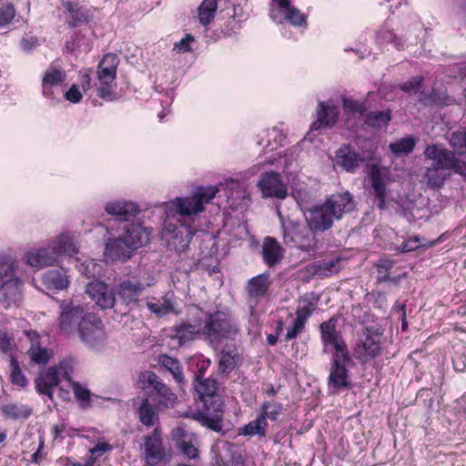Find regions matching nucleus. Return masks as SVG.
Masks as SVG:
<instances>
[{"label":"nucleus","mask_w":466,"mask_h":466,"mask_svg":"<svg viewBox=\"0 0 466 466\" xmlns=\"http://www.w3.org/2000/svg\"><path fill=\"white\" fill-rule=\"evenodd\" d=\"M15 15V10L12 5H4L0 7V27L11 23Z\"/></svg>","instance_id":"60"},{"label":"nucleus","mask_w":466,"mask_h":466,"mask_svg":"<svg viewBox=\"0 0 466 466\" xmlns=\"http://www.w3.org/2000/svg\"><path fill=\"white\" fill-rule=\"evenodd\" d=\"M154 284V277L148 275L146 280L136 277L121 280L118 284L117 294L127 305H138L139 297L143 291Z\"/></svg>","instance_id":"12"},{"label":"nucleus","mask_w":466,"mask_h":466,"mask_svg":"<svg viewBox=\"0 0 466 466\" xmlns=\"http://www.w3.org/2000/svg\"><path fill=\"white\" fill-rule=\"evenodd\" d=\"M214 462L217 466H236L238 456L234 451V444L229 441H221L213 446Z\"/></svg>","instance_id":"30"},{"label":"nucleus","mask_w":466,"mask_h":466,"mask_svg":"<svg viewBox=\"0 0 466 466\" xmlns=\"http://www.w3.org/2000/svg\"><path fill=\"white\" fill-rule=\"evenodd\" d=\"M150 231L141 224H129L126 226L123 238L127 241V246L133 250L149 242Z\"/></svg>","instance_id":"25"},{"label":"nucleus","mask_w":466,"mask_h":466,"mask_svg":"<svg viewBox=\"0 0 466 466\" xmlns=\"http://www.w3.org/2000/svg\"><path fill=\"white\" fill-rule=\"evenodd\" d=\"M317 119L311 123V130L332 128L338 122L339 109L329 102H319L316 110Z\"/></svg>","instance_id":"19"},{"label":"nucleus","mask_w":466,"mask_h":466,"mask_svg":"<svg viewBox=\"0 0 466 466\" xmlns=\"http://www.w3.org/2000/svg\"><path fill=\"white\" fill-rule=\"evenodd\" d=\"M451 171L446 169H441L440 167L427 166L425 167L424 178L429 187L439 189L444 186L446 180L451 176Z\"/></svg>","instance_id":"38"},{"label":"nucleus","mask_w":466,"mask_h":466,"mask_svg":"<svg viewBox=\"0 0 466 466\" xmlns=\"http://www.w3.org/2000/svg\"><path fill=\"white\" fill-rule=\"evenodd\" d=\"M420 247V239L418 236H413L403 241L400 246L401 252L414 251Z\"/></svg>","instance_id":"64"},{"label":"nucleus","mask_w":466,"mask_h":466,"mask_svg":"<svg viewBox=\"0 0 466 466\" xmlns=\"http://www.w3.org/2000/svg\"><path fill=\"white\" fill-rule=\"evenodd\" d=\"M285 22L295 26H303L307 25V16L298 8L289 5Z\"/></svg>","instance_id":"58"},{"label":"nucleus","mask_w":466,"mask_h":466,"mask_svg":"<svg viewBox=\"0 0 466 466\" xmlns=\"http://www.w3.org/2000/svg\"><path fill=\"white\" fill-rule=\"evenodd\" d=\"M202 339L214 350L228 340H234L240 329L235 318L228 312L216 310L202 311Z\"/></svg>","instance_id":"3"},{"label":"nucleus","mask_w":466,"mask_h":466,"mask_svg":"<svg viewBox=\"0 0 466 466\" xmlns=\"http://www.w3.org/2000/svg\"><path fill=\"white\" fill-rule=\"evenodd\" d=\"M70 13L68 23L71 27L81 26L86 24L92 17L89 10L82 7L75 8L72 2H68Z\"/></svg>","instance_id":"46"},{"label":"nucleus","mask_w":466,"mask_h":466,"mask_svg":"<svg viewBox=\"0 0 466 466\" xmlns=\"http://www.w3.org/2000/svg\"><path fill=\"white\" fill-rule=\"evenodd\" d=\"M57 257V244L54 242L52 246L47 248L28 252L25 255V259L26 263L31 267L40 268L54 264Z\"/></svg>","instance_id":"22"},{"label":"nucleus","mask_w":466,"mask_h":466,"mask_svg":"<svg viewBox=\"0 0 466 466\" xmlns=\"http://www.w3.org/2000/svg\"><path fill=\"white\" fill-rule=\"evenodd\" d=\"M86 293L102 309H112L116 303L115 293L103 281L95 280L86 286Z\"/></svg>","instance_id":"17"},{"label":"nucleus","mask_w":466,"mask_h":466,"mask_svg":"<svg viewBox=\"0 0 466 466\" xmlns=\"http://www.w3.org/2000/svg\"><path fill=\"white\" fill-rule=\"evenodd\" d=\"M272 279L268 272L256 275L245 283V292L247 295L248 304L251 308H255L259 301L270 295V288Z\"/></svg>","instance_id":"13"},{"label":"nucleus","mask_w":466,"mask_h":466,"mask_svg":"<svg viewBox=\"0 0 466 466\" xmlns=\"http://www.w3.org/2000/svg\"><path fill=\"white\" fill-rule=\"evenodd\" d=\"M424 84V77L422 76H416L411 77L406 82L400 85V88L406 94H417L421 92L420 89Z\"/></svg>","instance_id":"57"},{"label":"nucleus","mask_w":466,"mask_h":466,"mask_svg":"<svg viewBox=\"0 0 466 466\" xmlns=\"http://www.w3.org/2000/svg\"><path fill=\"white\" fill-rule=\"evenodd\" d=\"M419 102L425 106H446L451 103V98L446 90L433 87L420 92Z\"/></svg>","instance_id":"34"},{"label":"nucleus","mask_w":466,"mask_h":466,"mask_svg":"<svg viewBox=\"0 0 466 466\" xmlns=\"http://www.w3.org/2000/svg\"><path fill=\"white\" fill-rule=\"evenodd\" d=\"M395 261L384 258L380 259L379 262L376 264V269H377V282L383 283V282H391L393 284H399L401 276H391L390 271L395 266Z\"/></svg>","instance_id":"40"},{"label":"nucleus","mask_w":466,"mask_h":466,"mask_svg":"<svg viewBox=\"0 0 466 466\" xmlns=\"http://www.w3.org/2000/svg\"><path fill=\"white\" fill-rule=\"evenodd\" d=\"M370 180L375 198L378 199V208L384 209L386 208L387 188L382 177L381 171L378 165H372L370 170Z\"/></svg>","instance_id":"33"},{"label":"nucleus","mask_w":466,"mask_h":466,"mask_svg":"<svg viewBox=\"0 0 466 466\" xmlns=\"http://www.w3.org/2000/svg\"><path fill=\"white\" fill-rule=\"evenodd\" d=\"M60 331L71 334L77 332L80 339L90 347L104 346L107 337L102 319L95 313L73 301L60 305Z\"/></svg>","instance_id":"1"},{"label":"nucleus","mask_w":466,"mask_h":466,"mask_svg":"<svg viewBox=\"0 0 466 466\" xmlns=\"http://www.w3.org/2000/svg\"><path fill=\"white\" fill-rule=\"evenodd\" d=\"M65 380L68 383L71 388L76 401L82 410H87L92 406V393L91 391L84 387L81 383L72 380L70 375L65 371L63 375Z\"/></svg>","instance_id":"35"},{"label":"nucleus","mask_w":466,"mask_h":466,"mask_svg":"<svg viewBox=\"0 0 466 466\" xmlns=\"http://www.w3.org/2000/svg\"><path fill=\"white\" fill-rule=\"evenodd\" d=\"M338 318L332 316L319 324V338L324 352L332 354L350 352L348 344L340 331L337 329Z\"/></svg>","instance_id":"10"},{"label":"nucleus","mask_w":466,"mask_h":466,"mask_svg":"<svg viewBox=\"0 0 466 466\" xmlns=\"http://www.w3.org/2000/svg\"><path fill=\"white\" fill-rule=\"evenodd\" d=\"M284 248L273 237H266L263 239L261 256L263 262L269 268H274L284 258Z\"/></svg>","instance_id":"24"},{"label":"nucleus","mask_w":466,"mask_h":466,"mask_svg":"<svg viewBox=\"0 0 466 466\" xmlns=\"http://www.w3.org/2000/svg\"><path fill=\"white\" fill-rule=\"evenodd\" d=\"M341 102L345 114L359 113L362 116L366 115L368 108L365 101H358L352 98L343 97Z\"/></svg>","instance_id":"54"},{"label":"nucleus","mask_w":466,"mask_h":466,"mask_svg":"<svg viewBox=\"0 0 466 466\" xmlns=\"http://www.w3.org/2000/svg\"><path fill=\"white\" fill-rule=\"evenodd\" d=\"M282 238L286 245L295 247L302 251L310 252L318 249L316 232L310 227L289 220L282 224Z\"/></svg>","instance_id":"8"},{"label":"nucleus","mask_w":466,"mask_h":466,"mask_svg":"<svg viewBox=\"0 0 466 466\" xmlns=\"http://www.w3.org/2000/svg\"><path fill=\"white\" fill-rule=\"evenodd\" d=\"M425 161L429 166L446 169L461 176L466 180V161L456 157V153L441 144L427 145L424 149Z\"/></svg>","instance_id":"7"},{"label":"nucleus","mask_w":466,"mask_h":466,"mask_svg":"<svg viewBox=\"0 0 466 466\" xmlns=\"http://www.w3.org/2000/svg\"><path fill=\"white\" fill-rule=\"evenodd\" d=\"M224 347L218 352V370L226 375L232 372L239 364H241V356L235 344H223Z\"/></svg>","instance_id":"21"},{"label":"nucleus","mask_w":466,"mask_h":466,"mask_svg":"<svg viewBox=\"0 0 466 466\" xmlns=\"http://www.w3.org/2000/svg\"><path fill=\"white\" fill-rule=\"evenodd\" d=\"M120 59L116 54L107 53L103 56L96 68V76L100 86L97 90V96L106 101H115L117 99L116 88V71Z\"/></svg>","instance_id":"6"},{"label":"nucleus","mask_w":466,"mask_h":466,"mask_svg":"<svg viewBox=\"0 0 466 466\" xmlns=\"http://www.w3.org/2000/svg\"><path fill=\"white\" fill-rule=\"evenodd\" d=\"M138 384L147 393V398L155 401L159 408H173L176 405L177 394L155 372L151 370L141 372Z\"/></svg>","instance_id":"5"},{"label":"nucleus","mask_w":466,"mask_h":466,"mask_svg":"<svg viewBox=\"0 0 466 466\" xmlns=\"http://www.w3.org/2000/svg\"><path fill=\"white\" fill-rule=\"evenodd\" d=\"M105 210L121 221H130L140 212L137 204L130 201L109 202L106 205Z\"/></svg>","instance_id":"26"},{"label":"nucleus","mask_w":466,"mask_h":466,"mask_svg":"<svg viewBox=\"0 0 466 466\" xmlns=\"http://www.w3.org/2000/svg\"><path fill=\"white\" fill-rule=\"evenodd\" d=\"M10 381L13 386L25 388L27 385V379L24 375L20 364L16 358L10 356Z\"/></svg>","instance_id":"47"},{"label":"nucleus","mask_w":466,"mask_h":466,"mask_svg":"<svg viewBox=\"0 0 466 466\" xmlns=\"http://www.w3.org/2000/svg\"><path fill=\"white\" fill-rule=\"evenodd\" d=\"M305 328L306 323L295 318L291 325L287 329L285 340L289 341L297 339L304 331Z\"/></svg>","instance_id":"59"},{"label":"nucleus","mask_w":466,"mask_h":466,"mask_svg":"<svg viewBox=\"0 0 466 466\" xmlns=\"http://www.w3.org/2000/svg\"><path fill=\"white\" fill-rule=\"evenodd\" d=\"M67 253L70 256L76 254L78 249L75 243H73L68 236L60 234V253Z\"/></svg>","instance_id":"62"},{"label":"nucleus","mask_w":466,"mask_h":466,"mask_svg":"<svg viewBox=\"0 0 466 466\" xmlns=\"http://www.w3.org/2000/svg\"><path fill=\"white\" fill-rule=\"evenodd\" d=\"M3 414L12 420L27 419L32 410L26 405L17 403H7L0 408Z\"/></svg>","instance_id":"45"},{"label":"nucleus","mask_w":466,"mask_h":466,"mask_svg":"<svg viewBox=\"0 0 466 466\" xmlns=\"http://www.w3.org/2000/svg\"><path fill=\"white\" fill-rule=\"evenodd\" d=\"M160 409L157 403L153 404L148 398H144L137 410L139 421L147 427L153 426L159 419Z\"/></svg>","instance_id":"36"},{"label":"nucleus","mask_w":466,"mask_h":466,"mask_svg":"<svg viewBox=\"0 0 466 466\" xmlns=\"http://www.w3.org/2000/svg\"><path fill=\"white\" fill-rule=\"evenodd\" d=\"M383 344V331L375 326H367L363 329L362 336L355 344L354 356L361 364H367L382 356Z\"/></svg>","instance_id":"4"},{"label":"nucleus","mask_w":466,"mask_h":466,"mask_svg":"<svg viewBox=\"0 0 466 466\" xmlns=\"http://www.w3.org/2000/svg\"><path fill=\"white\" fill-rule=\"evenodd\" d=\"M161 434V429L156 427L151 433L144 436V454L149 465L159 463L167 455Z\"/></svg>","instance_id":"16"},{"label":"nucleus","mask_w":466,"mask_h":466,"mask_svg":"<svg viewBox=\"0 0 466 466\" xmlns=\"http://www.w3.org/2000/svg\"><path fill=\"white\" fill-rule=\"evenodd\" d=\"M173 337L180 345L197 338L202 339L201 318H196L192 321H184L173 328Z\"/></svg>","instance_id":"23"},{"label":"nucleus","mask_w":466,"mask_h":466,"mask_svg":"<svg viewBox=\"0 0 466 466\" xmlns=\"http://www.w3.org/2000/svg\"><path fill=\"white\" fill-rule=\"evenodd\" d=\"M354 202L349 192L337 193L329 196L322 204L309 208L306 217L307 224L318 232H325L332 228L335 220H339L344 213L354 209Z\"/></svg>","instance_id":"2"},{"label":"nucleus","mask_w":466,"mask_h":466,"mask_svg":"<svg viewBox=\"0 0 466 466\" xmlns=\"http://www.w3.org/2000/svg\"><path fill=\"white\" fill-rule=\"evenodd\" d=\"M15 269V258L8 254H0V279L5 278L13 279Z\"/></svg>","instance_id":"52"},{"label":"nucleus","mask_w":466,"mask_h":466,"mask_svg":"<svg viewBox=\"0 0 466 466\" xmlns=\"http://www.w3.org/2000/svg\"><path fill=\"white\" fill-rule=\"evenodd\" d=\"M283 411L284 405L281 402L273 400H266L260 404L258 413L262 415L266 420L274 422L278 420Z\"/></svg>","instance_id":"44"},{"label":"nucleus","mask_w":466,"mask_h":466,"mask_svg":"<svg viewBox=\"0 0 466 466\" xmlns=\"http://www.w3.org/2000/svg\"><path fill=\"white\" fill-rule=\"evenodd\" d=\"M258 187L264 198L284 199L288 196L287 186L282 181L280 174L276 171L263 173L258 182Z\"/></svg>","instance_id":"14"},{"label":"nucleus","mask_w":466,"mask_h":466,"mask_svg":"<svg viewBox=\"0 0 466 466\" xmlns=\"http://www.w3.org/2000/svg\"><path fill=\"white\" fill-rule=\"evenodd\" d=\"M43 95L50 99L55 98L56 91L58 88V69L51 66L46 72L43 81Z\"/></svg>","instance_id":"43"},{"label":"nucleus","mask_w":466,"mask_h":466,"mask_svg":"<svg viewBox=\"0 0 466 466\" xmlns=\"http://www.w3.org/2000/svg\"><path fill=\"white\" fill-rule=\"evenodd\" d=\"M26 335L31 341L30 348L26 351L30 361L36 365L46 364L52 357V351L41 346L39 336L35 331H28Z\"/></svg>","instance_id":"28"},{"label":"nucleus","mask_w":466,"mask_h":466,"mask_svg":"<svg viewBox=\"0 0 466 466\" xmlns=\"http://www.w3.org/2000/svg\"><path fill=\"white\" fill-rule=\"evenodd\" d=\"M218 9V2H201L198 7V19L202 25H208L213 20Z\"/></svg>","instance_id":"50"},{"label":"nucleus","mask_w":466,"mask_h":466,"mask_svg":"<svg viewBox=\"0 0 466 466\" xmlns=\"http://www.w3.org/2000/svg\"><path fill=\"white\" fill-rule=\"evenodd\" d=\"M450 145L458 154H466V127H461L451 134Z\"/></svg>","instance_id":"53"},{"label":"nucleus","mask_w":466,"mask_h":466,"mask_svg":"<svg viewBox=\"0 0 466 466\" xmlns=\"http://www.w3.org/2000/svg\"><path fill=\"white\" fill-rule=\"evenodd\" d=\"M231 8L233 14L230 15L229 20L228 21V25L225 28H222L221 33L226 36H230L236 33L238 29L240 28L241 20L238 17V9L240 8V4L231 5Z\"/></svg>","instance_id":"56"},{"label":"nucleus","mask_w":466,"mask_h":466,"mask_svg":"<svg viewBox=\"0 0 466 466\" xmlns=\"http://www.w3.org/2000/svg\"><path fill=\"white\" fill-rule=\"evenodd\" d=\"M174 293L168 292L161 298L162 302L147 301V307L157 317H164L175 311Z\"/></svg>","instance_id":"41"},{"label":"nucleus","mask_w":466,"mask_h":466,"mask_svg":"<svg viewBox=\"0 0 466 466\" xmlns=\"http://www.w3.org/2000/svg\"><path fill=\"white\" fill-rule=\"evenodd\" d=\"M350 364H352L350 352L332 354L328 378V384L330 389L338 391L342 389L350 390L351 388L350 371L348 370V366Z\"/></svg>","instance_id":"11"},{"label":"nucleus","mask_w":466,"mask_h":466,"mask_svg":"<svg viewBox=\"0 0 466 466\" xmlns=\"http://www.w3.org/2000/svg\"><path fill=\"white\" fill-rule=\"evenodd\" d=\"M14 338L10 336L5 330L0 329V350L7 353L13 350Z\"/></svg>","instance_id":"63"},{"label":"nucleus","mask_w":466,"mask_h":466,"mask_svg":"<svg viewBox=\"0 0 466 466\" xmlns=\"http://www.w3.org/2000/svg\"><path fill=\"white\" fill-rule=\"evenodd\" d=\"M391 118L390 109L370 112L367 110L364 116V124L374 129H382L388 127Z\"/></svg>","instance_id":"39"},{"label":"nucleus","mask_w":466,"mask_h":466,"mask_svg":"<svg viewBox=\"0 0 466 466\" xmlns=\"http://www.w3.org/2000/svg\"><path fill=\"white\" fill-rule=\"evenodd\" d=\"M416 140L412 137H403L396 142L390 144V149L396 156L408 155L415 147Z\"/></svg>","instance_id":"49"},{"label":"nucleus","mask_w":466,"mask_h":466,"mask_svg":"<svg viewBox=\"0 0 466 466\" xmlns=\"http://www.w3.org/2000/svg\"><path fill=\"white\" fill-rule=\"evenodd\" d=\"M268 428V422L258 413L256 419L250 420L248 423L238 429L239 436H248L254 437L258 436V438H264L267 436V431Z\"/></svg>","instance_id":"37"},{"label":"nucleus","mask_w":466,"mask_h":466,"mask_svg":"<svg viewBox=\"0 0 466 466\" xmlns=\"http://www.w3.org/2000/svg\"><path fill=\"white\" fill-rule=\"evenodd\" d=\"M159 365L169 371L174 380L179 384L184 383L183 368L180 361L167 354H162L158 357Z\"/></svg>","instance_id":"42"},{"label":"nucleus","mask_w":466,"mask_h":466,"mask_svg":"<svg viewBox=\"0 0 466 466\" xmlns=\"http://www.w3.org/2000/svg\"><path fill=\"white\" fill-rule=\"evenodd\" d=\"M195 41V38L190 34H186V35L179 41L174 44V50L178 53H187L192 50L191 43Z\"/></svg>","instance_id":"61"},{"label":"nucleus","mask_w":466,"mask_h":466,"mask_svg":"<svg viewBox=\"0 0 466 466\" xmlns=\"http://www.w3.org/2000/svg\"><path fill=\"white\" fill-rule=\"evenodd\" d=\"M363 161V156L350 144H342L335 152L336 166L348 173H355Z\"/></svg>","instance_id":"18"},{"label":"nucleus","mask_w":466,"mask_h":466,"mask_svg":"<svg viewBox=\"0 0 466 466\" xmlns=\"http://www.w3.org/2000/svg\"><path fill=\"white\" fill-rule=\"evenodd\" d=\"M173 440L177 448L188 459H196L198 456V450L193 443L194 436L188 433L184 428L177 427L172 431Z\"/></svg>","instance_id":"29"},{"label":"nucleus","mask_w":466,"mask_h":466,"mask_svg":"<svg viewBox=\"0 0 466 466\" xmlns=\"http://www.w3.org/2000/svg\"><path fill=\"white\" fill-rule=\"evenodd\" d=\"M194 389L199 400L203 402V406L224 402L222 397L217 394L218 382L216 380L201 379L198 374L195 378Z\"/></svg>","instance_id":"20"},{"label":"nucleus","mask_w":466,"mask_h":466,"mask_svg":"<svg viewBox=\"0 0 466 466\" xmlns=\"http://www.w3.org/2000/svg\"><path fill=\"white\" fill-rule=\"evenodd\" d=\"M133 251V248H129L127 246V241L123 236H121L107 241L105 248V256L113 261H127L131 258Z\"/></svg>","instance_id":"31"},{"label":"nucleus","mask_w":466,"mask_h":466,"mask_svg":"<svg viewBox=\"0 0 466 466\" xmlns=\"http://www.w3.org/2000/svg\"><path fill=\"white\" fill-rule=\"evenodd\" d=\"M22 281L15 278L3 283L0 287V304L8 309L21 299Z\"/></svg>","instance_id":"27"},{"label":"nucleus","mask_w":466,"mask_h":466,"mask_svg":"<svg viewBox=\"0 0 466 466\" xmlns=\"http://www.w3.org/2000/svg\"><path fill=\"white\" fill-rule=\"evenodd\" d=\"M291 2H271L269 16L277 24H282L286 20Z\"/></svg>","instance_id":"51"},{"label":"nucleus","mask_w":466,"mask_h":466,"mask_svg":"<svg viewBox=\"0 0 466 466\" xmlns=\"http://www.w3.org/2000/svg\"><path fill=\"white\" fill-rule=\"evenodd\" d=\"M302 301L305 303L303 306L298 307L295 315L296 319L303 321L307 324L308 319L312 316L313 312L316 309L319 297L313 298V299H309L308 297H303Z\"/></svg>","instance_id":"48"},{"label":"nucleus","mask_w":466,"mask_h":466,"mask_svg":"<svg viewBox=\"0 0 466 466\" xmlns=\"http://www.w3.org/2000/svg\"><path fill=\"white\" fill-rule=\"evenodd\" d=\"M37 390L53 399V389L58 385V367L51 366L46 370L42 371L35 380Z\"/></svg>","instance_id":"32"},{"label":"nucleus","mask_w":466,"mask_h":466,"mask_svg":"<svg viewBox=\"0 0 466 466\" xmlns=\"http://www.w3.org/2000/svg\"><path fill=\"white\" fill-rule=\"evenodd\" d=\"M339 261V258H335L326 262L316 263L313 266L314 273L321 278H327L334 273H337L339 271L337 268Z\"/></svg>","instance_id":"55"},{"label":"nucleus","mask_w":466,"mask_h":466,"mask_svg":"<svg viewBox=\"0 0 466 466\" xmlns=\"http://www.w3.org/2000/svg\"><path fill=\"white\" fill-rule=\"evenodd\" d=\"M218 192L217 187H198L190 197L177 198L172 204L182 216L198 215L205 210V205L208 204Z\"/></svg>","instance_id":"9"},{"label":"nucleus","mask_w":466,"mask_h":466,"mask_svg":"<svg viewBox=\"0 0 466 466\" xmlns=\"http://www.w3.org/2000/svg\"><path fill=\"white\" fill-rule=\"evenodd\" d=\"M224 402H217L211 405H205L203 411H198L194 415L196 420L200 425L215 431L223 432V414H224Z\"/></svg>","instance_id":"15"}]
</instances>
